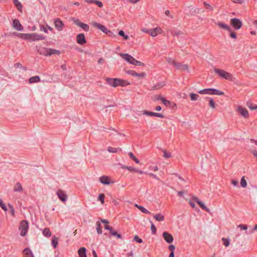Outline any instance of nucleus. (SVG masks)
I'll return each mask as SVG.
<instances>
[{
	"instance_id": "obj_1",
	"label": "nucleus",
	"mask_w": 257,
	"mask_h": 257,
	"mask_svg": "<svg viewBox=\"0 0 257 257\" xmlns=\"http://www.w3.org/2000/svg\"><path fill=\"white\" fill-rule=\"evenodd\" d=\"M18 36L20 38L25 39V40H29L33 41H39L45 39V36L42 35H39L37 33H32V34H22L20 33L18 34Z\"/></svg>"
},
{
	"instance_id": "obj_2",
	"label": "nucleus",
	"mask_w": 257,
	"mask_h": 257,
	"mask_svg": "<svg viewBox=\"0 0 257 257\" xmlns=\"http://www.w3.org/2000/svg\"><path fill=\"white\" fill-rule=\"evenodd\" d=\"M119 55L127 62L136 66H144V63L136 60L133 56L128 54L120 53Z\"/></svg>"
},
{
	"instance_id": "obj_3",
	"label": "nucleus",
	"mask_w": 257,
	"mask_h": 257,
	"mask_svg": "<svg viewBox=\"0 0 257 257\" xmlns=\"http://www.w3.org/2000/svg\"><path fill=\"white\" fill-rule=\"evenodd\" d=\"M105 80L108 84L114 87L117 86H123L127 84L124 81L119 79L106 78Z\"/></svg>"
},
{
	"instance_id": "obj_4",
	"label": "nucleus",
	"mask_w": 257,
	"mask_h": 257,
	"mask_svg": "<svg viewBox=\"0 0 257 257\" xmlns=\"http://www.w3.org/2000/svg\"><path fill=\"white\" fill-rule=\"evenodd\" d=\"M214 72L216 74H217L220 77L225 79L232 80L233 79V77L230 73L222 69L215 68L214 69Z\"/></svg>"
},
{
	"instance_id": "obj_5",
	"label": "nucleus",
	"mask_w": 257,
	"mask_h": 257,
	"mask_svg": "<svg viewBox=\"0 0 257 257\" xmlns=\"http://www.w3.org/2000/svg\"><path fill=\"white\" fill-rule=\"evenodd\" d=\"M29 229V222L26 220L21 221L19 226V230L21 232L20 235L24 236L26 235Z\"/></svg>"
},
{
	"instance_id": "obj_6",
	"label": "nucleus",
	"mask_w": 257,
	"mask_h": 257,
	"mask_svg": "<svg viewBox=\"0 0 257 257\" xmlns=\"http://www.w3.org/2000/svg\"><path fill=\"white\" fill-rule=\"evenodd\" d=\"M39 53L41 55L47 56H51L52 55H59L60 54V52L59 50L56 49L46 48L43 49L42 50L39 51Z\"/></svg>"
},
{
	"instance_id": "obj_7",
	"label": "nucleus",
	"mask_w": 257,
	"mask_h": 257,
	"mask_svg": "<svg viewBox=\"0 0 257 257\" xmlns=\"http://www.w3.org/2000/svg\"><path fill=\"white\" fill-rule=\"evenodd\" d=\"M189 204L191 205V207L192 208H194L196 207L195 203H197L199 207L202 208L203 209H206V206L205 204L200 201L197 197H193L192 200H190L189 202Z\"/></svg>"
},
{
	"instance_id": "obj_8",
	"label": "nucleus",
	"mask_w": 257,
	"mask_h": 257,
	"mask_svg": "<svg viewBox=\"0 0 257 257\" xmlns=\"http://www.w3.org/2000/svg\"><path fill=\"white\" fill-rule=\"evenodd\" d=\"M236 111L245 118H248L249 113L247 110L241 106L238 105L236 107Z\"/></svg>"
},
{
	"instance_id": "obj_9",
	"label": "nucleus",
	"mask_w": 257,
	"mask_h": 257,
	"mask_svg": "<svg viewBox=\"0 0 257 257\" xmlns=\"http://www.w3.org/2000/svg\"><path fill=\"white\" fill-rule=\"evenodd\" d=\"M91 25L95 28H96L99 29L100 31L103 32L107 34L109 31L106 28V27L100 24H99L96 22H92L91 23Z\"/></svg>"
},
{
	"instance_id": "obj_10",
	"label": "nucleus",
	"mask_w": 257,
	"mask_h": 257,
	"mask_svg": "<svg viewBox=\"0 0 257 257\" xmlns=\"http://www.w3.org/2000/svg\"><path fill=\"white\" fill-rule=\"evenodd\" d=\"M230 24L235 29L237 30L239 29L242 25V22L239 19L236 18L231 19Z\"/></svg>"
},
{
	"instance_id": "obj_11",
	"label": "nucleus",
	"mask_w": 257,
	"mask_h": 257,
	"mask_svg": "<svg viewBox=\"0 0 257 257\" xmlns=\"http://www.w3.org/2000/svg\"><path fill=\"white\" fill-rule=\"evenodd\" d=\"M73 22L75 24H76L77 26L81 28L85 31H88L89 29V27L88 25L86 24H84L81 22L78 19H74L73 20Z\"/></svg>"
},
{
	"instance_id": "obj_12",
	"label": "nucleus",
	"mask_w": 257,
	"mask_h": 257,
	"mask_svg": "<svg viewBox=\"0 0 257 257\" xmlns=\"http://www.w3.org/2000/svg\"><path fill=\"white\" fill-rule=\"evenodd\" d=\"M164 240L168 243H171L173 241L174 238L173 236L168 232L165 231L162 234Z\"/></svg>"
},
{
	"instance_id": "obj_13",
	"label": "nucleus",
	"mask_w": 257,
	"mask_h": 257,
	"mask_svg": "<svg viewBox=\"0 0 257 257\" xmlns=\"http://www.w3.org/2000/svg\"><path fill=\"white\" fill-rule=\"evenodd\" d=\"M163 32V31L162 28L158 27H156L154 29H151V32H150V35L152 37H155L159 34H162Z\"/></svg>"
},
{
	"instance_id": "obj_14",
	"label": "nucleus",
	"mask_w": 257,
	"mask_h": 257,
	"mask_svg": "<svg viewBox=\"0 0 257 257\" xmlns=\"http://www.w3.org/2000/svg\"><path fill=\"white\" fill-rule=\"evenodd\" d=\"M99 181L104 185H108L111 183H113V181H111L110 178L106 176H102L99 179Z\"/></svg>"
},
{
	"instance_id": "obj_15",
	"label": "nucleus",
	"mask_w": 257,
	"mask_h": 257,
	"mask_svg": "<svg viewBox=\"0 0 257 257\" xmlns=\"http://www.w3.org/2000/svg\"><path fill=\"white\" fill-rule=\"evenodd\" d=\"M57 195L60 200L62 202L65 201L67 199V195L65 192L62 190H59L57 192Z\"/></svg>"
},
{
	"instance_id": "obj_16",
	"label": "nucleus",
	"mask_w": 257,
	"mask_h": 257,
	"mask_svg": "<svg viewBox=\"0 0 257 257\" xmlns=\"http://www.w3.org/2000/svg\"><path fill=\"white\" fill-rule=\"evenodd\" d=\"M77 43L80 45H83L86 43V41L84 35L82 33L79 34L76 37Z\"/></svg>"
},
{
	"instance_id": "obj_17",
	"label": "nucleus",
	"mask_w": 257,
	"mask_h": 257,
	"mask_svg": "<svg viewBox=\"0 0 257 257\" xmlns=\"http://www.w3.org/2000/svg\"><path fill=\"white\" fill-rule=\"evenodd\" d=\"M13 27L18 31H22L23 27L19 20L15 19L13 22Z\"/></svg>"
},
{
	"instance_id": "obj_18",
	"label": "nucleus",
	"mask_w": 257,
	"mask_h": 257,
	"mask_svg": "<svg viewBox=\"0 0 257 257\" xmlns=\"http://www.w3.org/2000/svg\"><path fill=\"white\" fill-rule=\"evenodd\" d=\"M127 73L133 76L137 77L139 78H143L146 76V74L144 72H142L141 73H138L133 70H129L127 71Z\"/></svg>"
},
{
	"instance_id": "obj_19",
	"label": "nucleus",
	"mask_w": 257,
	"mask_h": 257,
	"mask_svg": "<svg viewBox=\"0 0 257 257\" xmlns=\"http://www.w3.org/2000/svg\"><path fill=\"white\" fill-rule=\"evenodd\" d=\"M55 26L57 29L58 31H60L62 30V28L63 26V23L62 22L59 20L57 19L54 22Z\"/></svg>"
},
{
	"instance_id": "obj_20",
	"label": "nucleus",
	"mask_w": 257,
	"mask_h": 257,
	"mask_svg": "<svg viewBox=\"0 0 257 257\" xmlns=\"http://www.w3.org/2000/svg\"><path fill=\"white\" fill-rule=\"evenodd\" d=\"M217 25L220 28H222L223 29L227 30L229 32H231V29L228 25L225 24L224 23H223L222 22H218L217 23Z\"/></svg>"
},
{
	"instance_id": "obj_21",
	"label": "nucleus",
	"mask_w": 257,
	"mask_h": 257,
	"mask_svg": "<svg viewBox=\"0 0 257 257\" xmlns=\"http://www.w3.org/2000/svg\"><path fill=\"white\" fill-rule=\"evenodd\" d=\"M24 257H34L32 251L29 248H26L23 250Z\"/></svg>"
},
{
	"instance_id": "obj_22",
	"label": "nucleus",
	"mask_w": 257,
	"mask_h": 257,
	"mask_svg": "<svg viewBox=\"0 0 257 257\" xmlns=\"http://www.w3.org/2000/svg\"><path fill=\"white\" fill-rule=\"evenodd\" d=\"M79 257H87L86 255V248L84 247H80L78 251Z\"/></svg>"
},
{
	"instance_id": "obj_23",
	"label": "nucleus",
	"mask_w": 257,
	"mask_h": 257,
	"mask_svg": "<svg viewBox=\"0 0 257 257\" xmlns=\"http://www.w3.org/2000/svg\"><path fill=\"white\" fill-rule=\"evenodd\" d=\"M42 233L43 234L47 237H49L51 236V232L49 228H45L43 229Z\"/></svg>"
},
{
	"instance_id": "obj_24",
	"label": "nucleus",
	"mask_w": 257,
	"mask_h": 257,
	"mask_svg": "<svg viewBox=\"0 0 257 257\" xmlns=\"http://www.w3.org/2000/svg\"><path fill=\"white\" fill-rule=\"evenodd\" d=\"M14 190L16 192H22L23 188L21 184L20 183H16L14 187Z\"/></svg>"
},
{
	"instance_id": "obj_25",
	"label": "nucleus",
	"mask_w": 257,
	"mask_h": 257,
	"mask_svg": "<svg viewBox=\"0 0 257 257\" xmlns=\"http://www.w3.org/2000/svg\"><path fill=\"white\" fill-rule=\"evenodd\" d=\"M14 3L19 11L22 12V5L20 2L18 0H14Z\"/></svg>"
},
{
	"instance_id": "obj_26",
	"label": "nucleus",
	"mask_w": 257,
	"mask_h": 257,
	"mask_svg": "<svg viewBox=\"0 0 257 257\" xmlns=\"http://www.w3.org/2000/svg\"><path fill=\"white\" fill-rule=\"evenodd\" d=\"M40 81V78L38 76L31 77L29 79V82L31 83L38 82Z\"/></svg>"
},
{
	"instance_id": "obj_27",
	"label": "nucleus",
	"mask_w": 257,
	"mask_h": 257,
	"mask_svg": "<svg viewBox=\"0 0 257 257\" xmlns=\"http://www.w3.org/2000/svg\"><path fill=\"white\" fill-rule=\"evenodd\" d=\"M201 94H212L211 88L204 89L199 91Z\"/></svg>"
},
{
	"instance_id": "obj_28",
	"label": "nucleus",
	"mask_w": 257,
	"mask_h": 257,
	"mask_svg": "<svg viewBox=\"0 0 257 257\" xmlns=\"http://www.w3.org/2000/svg\"><path fill=\"white\" fill-rule=\"evenodd\" d=\"M176 67H177V68L180 69L181 70H187L188 68V67L187 65L178 64V63H177Z\"/></svg>"
},
{
	"instance_id": "obj_29",
	"label": "nucleus",
	"mask_w": 257,
	"mask_h": 257,
	"mask_svg": "<svg viewBox=\"0 0 257 257\" xmlns=\"http://www.w3.org/2000/svg\"><path fill=\"white\" fill-rule=\"evenodd\" d=\"M157 99H160L162 101V103L166 106H169L170 104V102L165 99L164 98L161 97L160 96H157Z\"/></svg>"
},
{
	"instance_id": "obj_30",
	"label": "nucleus",
	"mask_w": 257,
	"mask_h": 257,
	"mask_svg": "<svg viewBox=\"0 0 257 257\" xmlns=\"http://www.w3.org/2000/svg\"><path fill=\"white\" fill-rule=\"evenodd\" d=\"M246 105L248 108H249L251 110H254L257 109V105L253 104L251 102H247Z\"/></svg>"
},
{
	"instance_id": "obj_31",
	"label": "nucleus",
	"mask_w": 257,
	"mask_h": 257,
	"mask_svg": "<svg viewBox=\"0 0 257 257\" xmlns=\"http://www.w3.org/2000/svg\"><path fill=\"white\" fill-rule=\"evenodd\" d=\"M154 218L157 220V221H162L163 220H164V217L163 215H162V214H156L154 216Z\"/></svg>"
},
{
	"instance_id": "obj_32",
	"label": "nucleus",
	"mask_w": 257,
	"mask_h": 257,
	"mask_svg": "<svg viewBox=\"0 0 257 257\" xmlns=\"http://www.w3.org/2000/svg\"><path fill=\"white\" fill-rule=\"evenodd\" d=\"M211 92L212 94H215V95H221L224 94V93L222 91H220L217 89L211 88Z\"/></svg>"
},
{
	"instance_id": "obj_33",
	"label": "nucleus",
	"mask_w": 257,
	"mask_h": 257,
	"mask_svg": "<svg viewBox=\"0 0 257 257\" xmlns=\"http://www.w3.org/2000/svg\"><path fill=\"white\" fill-rule=\"evenodd\" d=\"M96 231L98 233V234H101L102 233V227L101 225V223L97 221L96 222Z\"/></svg>"
},
{
	"instance_id": "obj_34",
	"label": "nucleus",
	"mask_w": 257,
	"mask_h": 257,
	"mask_svg": "<svg viewBox=\"0 0 257 257\" xmlns=\"http://www.w3.org/2000/svg\"><path fill=\"white\" fill-rule=\"evenodd\" d=\"M58 244V238L55 236H53L52 239V245L54 248H56Z\"/></svg>"
},
{
	"instance_id": "obj_35",
	"label": "nucleus",
	"mask_w": 257,
	"mask_h": 257,
	"mask_svg": "<svg viewBox=\"0 0 257 257\" xmlns=\"http://www.w3.org/2000/svg\"><path fill=\"white\" fill-rule=\"evenodd\" d=\"M171 33L173 36H179L183 34V33L181 31L175 29L171 31Z\"/></svg>"
},
{
	"instance_id": "obj_36",
	"label": "nucleus",
	"mask_w": 257,
	"mask_h": 257,
	"mask_svg": "<svg viewBox=\"0 0 257 257\" xmlns=\"http://www.w3.org/2000/svg\"><path fill=\"white\" fill-rule=\"evenodd\" d=\"M121 150L120 149H117V148H112V147H108L107 148V151L110 152V153H117L118 150Z\"/></svg>"
},
{
	"instance_id": "obj_37",
	"label": "nucleus",
	"mask_w": 257,
	"mask_h": 257,
	"mask_svg": "<svg viewBox=\"0 0 257 257\" xmlns=\"http://www.w3.org/2000/svg\"><path fill=\"white\" fill-rule=\"evenodd\" d=\"M240 185L243 188H245L247 186V182L245 179V177L243 176L241 178L240 180Z\"/></svg>"
},
{
	"instance_id": "obj_38",
	"label": "nucleus",
	"mask_w": 257,
	"mask_h": 257,
	"mask_svg": "<svg viewBox=\"0 0 257 257\" xmlns=\"http://www.w3.org/2000/svg\"><path fill=\"white\" fill-rule=\"evenodd\" d=\"M128 155L136 163H139L140 162L139 160L134 155V154L132 152H130L128 153Z\"/></svg>"
},
{
	"instance_id": "obj_39",
	"label": "nucleus",
	"mask_w": 257,
	"mask_h": 257,
	"mask_svg": "<svg viewBox=\"0 0 257 257\" xmlns=\"http://www.w3.org/2000/svg\"><path fill=\"white\" fill-rule=\"evenodd\" d=\"M118 35L120 36L123 37L125 40H128L129 38V37L127 35H125L124 32L122 30L119 31Z\"/></svg>"
},
{
	"instance_id": "obj_40",
	"label": "nucleus",
	"mask_w": 257,
	"mask_h": 257,
	"mask_svg": "<svg viewBox=\"0 0 257 257\" xmlns=\"http://www.w3.org/2000/svg\"><path fill=\"white\" fill-rule=\"evenodd\" d=\"M190 97L192 100L195 101L199 97V95L197 94L192 93L190 94Z\"/></svg>"
},
{
	"instance_id": "obj_41",
	"label": "nucleus",
	"mask_w": 257,
	"mask_h": 257,
	"mask_svg": "<svg viewBox=\"0 0 257 257\" xmlns=\"http://www.w3.org/2000/svg\"><path fill=\"white\" fill-rule=\"evenodd\" d=\"M222 241H223V244L225 246H228L230 243V240L228 238H222Z\"/></svg>"
},
{
	"instance_id": "obj_42",
	"label": "nucleus",
	"mask_w": 257,
	"mask_h": 257,
	"mask_svg": "<svg viewBox=\"0 0 257 257\" xmlns=\"http://www.w3.org/2000/svg\"><path fill=\"white\" fill-rule=\"evenodd\" d=\"M167 61L168 62L171 64L174 65L175 66H176L177 63L175 62L174 60L172 59V58L168 57L167 59Z\"/></svg>"
},
{
	"instance_id": "obj_43",
	"label": "nucleus",
	"mask_w": 257,
	"mask_h": 257,
	"mask_svg": "<svg viewBox=\"0 0 257 257\" xmlns=\"http://www.w3.org/2000/svg\"><path fill=\"white\" fill-rule=\"evenodd\" d=\"M163 152L164 154V155H163L164 157H165L166 158H169L171 157V153H170L169 152H168L167 151L163 150Z\"/></svg>"
},
{
	"instance_id": "obj_44",
	"label": "nucleus",
	"mask_w": 257,
	"mask_h": 257,
	"mask_svg": "<svg viewBox=\"0 0 257 257\" xmlns=\"http://www.w3.org/2000/svg\"><path fill=\"white\" fill-rule=\"evenodd\" d=\"M110 234L113 236H116L118 238H120L121 237V235L118 233L116 231L112 230L111 231Z\"/></svg>"
},
{
	"instance_id": "obj_45",
	"label": "nucleus",
	"mask_w": 257,
	"mask_h": 257,
	"mask_svg": "<svg viewBox=\"0 0 257 257\" xmlns=\"http://www.w3.org/2000/svg\"><path fill=\"white\" fill-rule=\"evenodd\" d=\"M151 222V229L152 231V234H155L156 232V227L152 222Z\"/></svg>"
},
{
	"instance_id": "obj_46",
	"label": "nucleus",
	"mask_w": 257,
	"mask_h": 257,
	"mask_svg": "<svg viewBox=\"0 0 257 257\" xmlns=\"http://www.w3.org/2000/svg\"><path fill=\"white\" fill-rule=\"evenodd\" d=\"M155 112L148 111H144L143 114L147 115L150 116H154V114Z\"/></svg>"
},
{
	"instance_id": "obj_47",
	"label": "nucleus",
	"mask_w": 257,
	"mask_h": 257,
	"mask_svg": "<svg viewBox=\"0 0 257 257\" xmlns=\"http://www.w3.org/2000/svg\"><path fill=\"white\" fill-rule=\"evenodd\" d=\"M122 168L123 169H127L131 172H135L136 169V168H134L132 167H128V166H124Z\"/></svg>"
},
{
	"instance_id": "obj_48",
	"label": "nucleus",
	"mask_w": 257,
	"mask_h": 257,
	"mask_svg": "<svg viewBox=\"0 0 257 257\" xmlns=\"http://www.w3.org/2000/svg\"><path fill=\"white\" fill-rule=\"evenodd\" d=\"M237 227L240 228V230H246L247 229V225L242 224L238 225L237 226Z\"/></svg>"
},
{
	"instance_id": "obj_49",
	"label": "nucleus",
	"mask_w": 257,
	"mask_h": 257,
	"mask_svg": "<svg viewBox=\"0 0 257 257\" xmlns=\"http://www.w3.org/2000/svg\"><path fill=\"white\" fill-rule=\"evenodd\" d=\"M134 240L135 241L138 242L139 243L143 242V240L141 238H140L137 235L135 236V237L134 238Z\"/></svg>"
},
{
	"instance_id": "obj_50",
	"label": "nucleus",
	"mask_w": 257,
	"mask_h": 257,
	"mask_svg": "<svg viewBox=\"0 0 257 257\" xmlns=\"http://www.w3.org/2000/svg\"><path fill=\"white\" fill-rule=\"evenodd\" d=\"M254 231H257V224L255 225L254 227L252 228L250 231H246L245 233L246 234H249L252 233Z\"/></svg>"
},
{
	"instance_id": "obj_51",
	"label": "nucleus",
	"mask_w": 257,
	"mask_h": 257,
	"mask_svg": "<svg viewBox=\"0 0 257 257\" xmlns=\"http://www.w3.org/2000/svg\"><path fill=\"white\" fill-rule=\"evenodd\" d=\"M104 197L105 196L103 194H100L99 195L98 200L100 201L102 204L104 203Z\"/></svg>"
},
{
	"instance_id": "obj_52",
	"label": "nucleus",
	"mask_w": 257,
	"mask_h": 257,
	"mask_svg": "<svg viewBox=\"0 0 257 257\" xmlns=\"http://www.w3.org/2000/svg\"><path fill=\"white\" fill-rule=\"evenodd\" d=\"M209 105L212 108H214L215 107V103L211 98H210L209 100Z\"/></svg>"
},
{
	"instance_id": "obj_53",
	"label": "nucleus",
	"mask_w": 257,
	"mask_h": 257,
	"mask_svg": "<svg viewBox=\"0 0 257 257\" xmlns=\"http://www.w3.org/2000/svg\"><path fill=\"white\" fill-rule=\"evenodd\" d=\"M145 174H148L149 176L152 177L154 179L159 180L158 177L156 175H155L153 173H148L146 172Z\"/></svg>"
},
{
	"instance_id": "obj_54",
	"label": "nucleus",
	"mask_w": 257,
	"mask_h": 257,
	"mask_svg": "<svg viewBox=\"0 0 257 257\" xmlns=\"http://www.w3.org/2000/svg\"><path fill=\"white\" fill-rule=\"evenodd\" d=\"M204 5L205 6L206 8L207 9L210 10L211 11L213 10V8L208 4H207L206 3H204Z\"/></svg>"
},
{
	"instance_id": "obj_55",
	"label": "nucleus",
	"mask_w": 257,
	"mask_h": 257,
	"mask_svg": "<svg viewBox=\"0 0 257 257\" xmlns=\"http://www.w3.org/2000/svg\"><path fill=\"white\" fill-rule=\"evenodd\" d=\"M94 4L99 8H101L103 6L102 3L100 1H95Z\"/></svg>"
},
{
	"instance_id": "obj_56",
	"label": "nucleus",
	"mask_w": 257,
	"mask_h": 257,
	"mask_svg": "<svg viewBox=\"0 0 257 257\" xmlns=\"http://www.w3.org/2000/svg\"><path fill=\"white\" fill-rule=\"evenodd\" d=\"M0 207L2 209H7L6 205L4 204L3 201L2 200H0Z\"/></svg>"
},
{
	"instance_id": "obj_57",
	"label": "nucleus",
	"mask_w": 257,
	"mask_h": 257,
	"mask_svg": "<svg viewBox=\"0 0 257 257\" xmlns=\"http://www.w3.org/2000/svg\"><path fill=\"white\" fill-rule=\"evenodd\" d=\"M131 205H132V206H131V208L136 207L138 208V209H145L144 207H143L142 206H140L137 204H132Z\"/></svg>"
},
{
	"instance_id": "obj_58",
	"label": "nucleus",
	"mask_w": 257,
	"mask_h": 257,
	"mask_svg": "<svg viewBox=\"0 0 257 257\" xmlns=\"http://www.w3.org/2000/svg\"><path fill=\"white\" fill-rule=\"evenodd\" d=\"M104 228L106 230H108L110 231V233H111V231L113 230L112 227L107 225H104Z\"/></svg>"
},
{
	"instance_id": "obj_59",
	"label": "nucleus",
	"mask_w": 257,
	"mask_h": 257,
	"mask_svg": "<svg viewBox=\"0 0 257 257\" xmlns=\"http://www.w3.org/2000/svg\"><path fill=\"white\" fill-rule=\"evenodd\" d=\"M154 114V116L155 117H160V118H163L164 117V115L161 114V113H155Z\"/></svg>"
},
{
	"instance_id": "obj_60",
	"label": "nucleus",
	"mask_w": 257,
	"mask_h": 257,
	"mask_svg": "<svg viewBox=\"0 0 257 257\" xmlns=\"http://www.w3.org/2000/svg\"><path fill=\"white\" fill-rule=\"evenodd\" d=\"M151 170H152L154 171H157L158 170V168L157 166H150L149 168Z\"/></svg>"
},
{
	"instance_id": "obj_61",
	"label": "nucleus",
	"mask_w": 257,
	"mask_h": 257,
	"mask_svg": "<svg viewBox=\"0 0 257 257\" xmlns=\"http://www.w3.org/2000/svg\"><path fill=\"white\" fill-rule=\"evenodd\" d=\"M142 31L144 32V33L150 34L151 29L150 30H148V29L144 28V29H143L142 30Z\"/></svg>"
},
{
	"instance_id": "obj_62",
	"label": "nucleus",
	"mask_w": 257,
	"mask_h": 257,
	"mask_svg": "<svg viewBox=\"0 0 257 257\" xmlns=\"http://www.w3.org/2000/svg\"><path fill=\"white\" fill-rule=\"evenodd\" d=\"M175 247L173 244H170V245H169V246L168 247L169 249L171 250V251H174L175 249Z\"/></svg>"
},
{
	"instance_id": "obj_63",
	"label": "nucleus",
	"mask_w": 257,
	"mask_h": 257,
	"mask_svg": "<svg viewBox=\"0 0 257 257\" xmlns=\"http://www.w3.org/2000/svg\"><path fill=\"white\" fill-rule=\"evenodd\" d=\"M164 84H159L158 86H155L154 87V89H159L161 87H162L163 86H164Z\"/></svg>"
},
{
	"instance_id": "obj_64",
	"label": "nucleus",
	"mask_w": 257,
	"mask_h": 257,
	"mask_svg": "<svg viewBox=\"0 0 257 257\" xmlns=\"http://www.w3.org/2000/svg\"><path fill=\"white\" fill-rule=\"evenodd\" d=\"M231 184L234 186H236L238 184V181L235 180H231Z\"/></svg>"
}]
</instances>
